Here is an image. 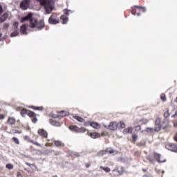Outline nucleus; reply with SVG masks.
I'll use <instances>...</instances> for the list:
<instances>
[{
	"label": "nucleus",
	"mask_w": 177,
	"mask_h": 177,
	"mask_svg": "<svg viewBox=\"0 0 177 177\" xmlns=\"http://www.w3.org/2000/svg\"><path fill=\"white\" fill-rule=\"evenodd\" d=\"M1 37H2V34L1 33V34H0V38H1Z\"/></svg>",
	"instance_id": "nucleus-56"
},
{
	"label": "nucleus",
	"mask_w": 177,
	"mask_h": 177,
	"mask_svg": "<svg viewBox=\"0 0 177 177\" xmlns=\"http://www.w3.org/2000/svg\"><path fill=\"white\" fill-rule=\"evenodd\" d=\"M174 117H176L175 114L171 116L172 118H174Z\"/></svg>",
	"instance_id": "nucleus-49"
},
{
	"label": "nucleus",
	"mask_w": 177,
	"mask_h": 177,
	"mask_svg": "<svg viewBox=\"0 0 177 177\" xmlns=\"http://www.w3.org/2000/svg\"><path fill=\"white\" fill-rule=\"evenodd\" d=\"M12 140L13 142H15V143H16V145H20V141L19 140V138L13 137Z\"/></svg>",
	"instance_id": "nucleus-23"
},
{
	"label": "nucleus",
	"mask_w": 177,
	"mask_h": 177,
	"mask_svg": "<svg viewBox=\"0 0 177 177\" xmlns=\"http://www.w3.org/2000/svg\"><path fill=\"white\" fill-rule=\"evenodd\" d=\"M162 174H164V171H162Z\"/></svg>",
	"instance_id": "nucleus-57"
},
{
	"label": "nucleus",
	"mask_w": 177,
	"mask_h": 177,
	"mask_svg": "<svg viewBox=\"0 0 177 177\" xmlns=\"http://www.w3.org/2000/svg\"><path fill=\"white\" fill-rule=\"evenodd\" d=\"M38 133L41 138H48V132L44 129H39Z\"/></svg>",
	"instance_id": "nucleus-7"
},
{
	"label": "nucleus",
	"mask_w": 177,
	"mask_h": 177,
	"mask_svg": "<svg viewBox=\"0 0 177 177\" xmlns=\"http://www.w3.org/2000/svg\"><path fill=\"white\" fill-rule=\"evenodd\" d=\"M60 114H61L62 117H66V116L68 115L69 113H68V112H66L64 111H62L60 112Z\"/></svg>",
	"instance_id": "nucleus-24"
},
{
	"label": "nucleus",
	"mask_w": 177,
	"mask_h": 177,
	"mask_svg": "<svg viewBox=\"0 0 177 177\" xmlns=\"http://www.w3.org/2000/svg\"><path fill=\"white\" fill-rule=\"evenodd\" d=\"M138 146H142V143H138Z\"/></svg>",
	"instance_id": "nucleus-50"
},
{
	"label": "nucleus",
	"mask_w": 177,
	"mask_h": 177,
	"mask_svg": "<svg viewBox=\"0 0 177 177\" xmlns=\"http://www.w3.org/2000/svg\"><path fill=\"white\" fill-rule=\"evenodd\" d=\"M177 116V111H176L175 114Z\"/></svg>",
	"instance_id": "nucleus-53"
},
{
	"label": "nucleus",
	"mask_w": 177,
	"mask_h": 177,
	"mask_svg": "<svg viewBox=\"0 0 177 177\" xmlns=\"http://www.w3.org/2000/svg\"><path fill=\"white\" fill-rule=\"evenodd\" d=\"M69 129L71 131H74V132H77L79 133H85V132H86V129H85V128H78L77 126H71L69 127Z\"/></svg>",
	"instance_id": "nucleus-2"
},
{
	"label": "nucleus",
	"mask_w": 177,
	"mask_h": 177,
	"mask_svg": "<svg viewBox=\"0 0 177 177\" xmlns=\"http://www.w3.org/2000/svg\"><path fill=\"white\" fill-rule=\"evenodd\" d=\"M52 125H54L55 127H60L62 124L56 120H52Z\"/></svg>",
	"instance_id": "nucleus-19"
},
{
	"label": "nucleus",
	"mask_w": 177,
	"mask_h": 177,
	"mask_svg": "<svg viewBox=\"0 0 177 177\" xmlns=\"http://www.w3.org/2000/svg\"><path fill=\"white\" fill-rule=\"evenodd\" d=\"M100 154L101 156H104V154H108V150L106 149V150L101 151L100 152Z\"/></svg>",
	"instance_id": "nucleus-31"
},
{
	"label": "nucleus",
	"mask_w": 177,
	"mask_h": 177,
	"mask_svg": "<svg viewBox=\"0 0 177 177\" xmlns=\"http://www.w3.org/2000/svg\"><path fill=\"white\" fill-rule=\"evenodd\" d=\"M27 114L28 115L29 117H34L35 115V113H34V112L28 110Z\"/></svg>",
	"instance_id": "nucleus-26"
},
{
	"label": "nucleus",
	"mask_w": 177,
	"mask_h": 177,
	"mask_svg": "<svg viewBox=\"0 0 177 177\" xmlns=\"http://www.w3.org/2000/svg\"><path fill=\"white\" fill-rule=\"evenodd\" d=\"M28 110H26V109H23L21 111V115H22V117H26V114H28Z\"/></svg>",
	"instance_id": "nucleus-22"
},
{
	"label": "nucleus",
	"mask_w": 177,
	"mask_h": 177,
	"mask_svg": "<svg viewBox=\"0 0 177 177\" xmlns=\"http://www.w3.org/2000/svg\"><path fill=\"white\" fill-rule=\"evenodd\" d=\"M149 161L151 164H153V160L149 159Z\"/></svg>",
	"instance_id": "nucleus-48"
},
{
	"label": "nucleus",
	"mask_w": 177,
	"mask_h": 177,
	"mask_svg": "<svg viewBox=\"0 0 177 177\" xmlns=\"http://www.w3.org/2000/svg\"><path fill=\"white\" fill-rule=\"evenodd\" d=\"M141 10L143 12V13H145L146 12V8H145V7H141Z\"/></svg>",
	"instance_id": "nucleus-42"
},
{
	"label": "nucleus",
	"mask_w": 177,
	"mask_h": 177,
	"mask_svg": "<svg viewBox=\"0 0 177 177\" xmlns=\"http://www.w3.org/2000/svg\"><path fill=\"white\" fill-rule=\"evenodd\" d=\"M20 32L23 35H27V26L22 25L20 28Z\"/></svg>",
	"instance_id": "nucleus-8"
},
{
	"label": "nucleus",
	"mask_w": 177,
	"mask_h": 177,
	"mask_svg": "<svg viewBox=\"0 0 177 177\" xmlns=\"http://www.w3.org/2000/svg\"><path fill=\"white\" fill-rule=\"evenodd\" d=\"M164 115H165V118H168V117H169V111H167V112H165L164 113Z\"/></svg>",
	"instance_id": "nucleus-35"
},
{
	"label": "nucleus",
	"mask_w": 177,
	"mask_h": 177,
	"mask_svg": "<svg viewBox=\"0 0 177 177\" xmlns=\"http://www.w3.org/2000/svg\"><path fill=\"white\" fill-rule=\"evenodd\" d=\"M91 127H92V128H94L95 129H100V124H99L97 122H91Z\"/></svg>",
	"instance_id": "nucleus-13"
},
{
	"label": "nucleus",
	"mask_w": 177,
	"mask_h": 177,
	"mask_svg": "<svg viewBox=\"0 0 177 177\" xmlns=\"http://www.w3.org/2000/svg\"><path fill=\"white\" fill-rule=\"evenodd\" d=\"M55 145L57 147H62V146H64V144H63L62 141H59V140H55Z\"/></svg>",
	"instance_id": "nucleus-17"
},
{
	"label": "nucleus",
	"mask_w": 177,
	"mask_h": 177,
	"mask_svg": "<svg viewBox=\"0 0 177 177\" xmlns=\"http://www.w3.org/2000/svg\"><path fill=\"white\" fill-rule=\"evenodd\" d=\"M75 120H77V121H79V122H85V120H84V118L77 115H75L73 116Z\"/></svg>",
	"instance_id": "nucleus-16"
},
{
	"label": "nucleus",
	"mask_w": 177,
	"mask_h": 177,
	"mask_svg": "<svg viewBox=\"0 0 177 177\" xmlns=\"http://www.w3.org/2000/svg\"><path fill=\"white\" fill-rule=\"evenodd\" d=\"M160 129H161V124H157L155 123L154 131H156V132H158V131H160Z\"/></svg>",
	"instance_id": "nucleus-20"
},
{
	"label": "nucleus",
	"mask_w": 177,
	"mask_h": 177,
	"mask_svg": "<svg viewBox=\"0 0 177 177\" xmlns=\"http://www.w3.org/2000/svg\"><path fill=\"white\" fill-rule=\"evenodd\" d=\"M29 20V27L30 28H37L38 30H42L45 27V23L44 21L38 22V19L32 18V13L29 12L26 17H24L21 19V23H25Z\"/></svg>",
	"instance_id": "nucleus-1"
},
{
	"label": "nucleus",
	"mask_w": 177,
	"mask_h": 177,
	"mask_svg": "<svg viewBox=\"0 0 177 177\" xmlns=\"http://www.w3.org/2000/svg\"><path fill=\"white\" fill-rule=\"evenodd\" d=\"M13 27H14L15 30H18L17 27H19V22H17V21L15 22L13 24Z\"/></svg>",
	"instance_id": "nucleus-30"
},
{
	"label": "nucleus",
	"mask_w": 177,
	"mask_h": 177,
	"mask_svg": "<svg viewBox=\"0 0 177 177\" xmlns=\"http://www.w3.org/2000/svg\"><path fill=\"white\" fill-rule=\"evenodd\" d=\"M7 122L10 125H15L16 124V119L13 117L8 118Z\"/></svg>",
	"instance_id": "nucleus-9"
},
{
	"label": "nucleus",
	"mask_w": 177,
	"mask_h": 177,
	"mask_svg": "<svg viewBox=\"0 0 177 177\" xmlns=\"http://www.w3.org/2000/svg\"><path fill=\"white\" fill-rule=\"evenodd\" d=\"M17 177H23V176H21V172H18L17 173Z\"/></svg>",
	"instance_id": "nucleus-44"
},
{
	"label": "nucleus",
	"mask_w": 177,
	"mask_h": 177,
	"mask_svg": "<svg viewBox=\"0 0 177 177\" xmlns=\"http://www.w3.org/2000/svg\"><path fill=\"white\" fill-rule=\"evenodd\" d=\"M64 14H65L66 16H68V11H64Z\"/></svg>",
	"instance_id": "nucleus-46"
},
{
	"label": "nucleus",
	"mask_w": 177,
	"mask_h": 177,
	"mask_svg": "<svg viewBox=\"0 0 177 177\" xmlns=\"http://www.w3.org/2000/svg\"><path fill=\"white\" fill-rule=\"evenodd\" d=\"M165 149L170 150V151H174L175 153H177V145L175 144H167L165 145Z\"/></svg>",
	"instance_id": "nucleus-5"
},
{
	"label": "nucleus",
	"mask_w": 177,
	"mask_h": 177,
	"mask_svg": "<svg viewBox=\"0 0 177 177\" xmlns=\"http://www.w3.org/2000/svg\"><path fill=\"white\" fill-rule=\"evenodd\" d=\"M17 35H19V30H16L15 29V31L12 32L10 34V37H17Z\"/></svg>",
	"instance_id": "nucleus-18"
},
{
	"label": "nucleus",
	"mask_w": 177,
	"mask_h": 177,
	"mask_svg": "<svg viewBox=\"0 0 177 177\" xmlns=\"http://www.w3.org/2000/svg\"><path fill=\"white\" fill-rule=\"evenodd\" d=\"M3 12V8H2V6L0 5V15Z\"/></svg>",
	"instance_id": "nucleus-41"
},
{
	"label": "nucleus",
	"mask_w": 177,
	"mask_h": 177,
	"mask_svg": "<svg viewBox=\"0 0 177 177\" xmlns=\"http://www.w3.org/2000/svg\"><path fill=\"white\" fill-rule=\"evenodd\" d=\"M132 139H133V140H134V142H136V139H138V136L133 135L132 136Z\"/></svg>",
	"instance_id": "nucleus-38"
},
{
	"label": "nucleus",
	"mask_w": 177,
	"mask_h": 177,
	"mask_svg": "<svg viewBox=\"0 0 177 177\" xmlns=\"http://www.w3.org/2000/svg\"><path fill=\"white\" fill-rule=\"evenodd\" d=\"M137 16H140V13H137Z\"/></svg>",
	"instance_id": "nucleus-52"
},
{
	"label": "nucleus",
	"mask_w": 177,
	"mask_h": 177,
	"mask_svg": "<svg viewBox=\"0 0 177 177\" xmlns=\"http://www.w3.org/2000/svg\"><path fill=\"white\" fill-rule=\"evenodd\" d=\"M90 136L92 139H97L98 138H100L101 136L99 133L93 132L90 134Z\"/></svg>",
	"instance_id": "nucleus-10"
},
{
	"label": "nucleus",
	"mask_w": 177,
	"mask_h": 177,
	"mask_svg": "<svg viewBox=\"0 0 177 177\" xmlns=\"http://www.w3.org/2000/svg\"><path fill=\"white\" fill-rule=\"evenodd\" d=\"M45 146L48 147V143H46V144L45 145Z\"/></svg>",
	"instance_id": "nucleus-55"
},
{
	"label": "nucleus",
	"mask_w": 177,
	"mask_h": 177,
	"mask_svg": "<svg viewBox=\"0 0 177 177\" xmlns=\"http://www.w3.org/2000/svg\"><path fill=\"white\" fill-rule=\"evenodd\" d=\"M100 168L101 169H103V171H104L105 172H110V171H111L110 168H109V167H103V166H100Z\"/></svg>",
	"instance_id": "nucleus-21"
},
{
	"label": "nucleus",
	"mask_w": 177,
	"mask_h": 177,
	"mask_svg": "<svg viewBox=\"0 0 177 177\" xmlns=\"http://www.w3.org/2000/svg\"><path fill=\"white\" fill-rule=\"evenodd\" d=\"M155 124H156V125H161V118H158L156 120Z\"/></svg>",
	"instance_id": "nucleus-25"
},
{
	"label": "nucleus",
	"mask_w": 177,
	"mask_h": 177,
	"mask_svg": "<svg viewBox=\"0 0 177 177\" xmlns=\"http://www.w3.org/2000/svg\"><path fill=\"white\" fill-rule=\"evenodd\" d=\"M3 28H4V30L9 28V24H4Z\"/></svg>",
	"instance_id": "nucleus-33"
},
{
	"label": "nucleus",
	"mask_w": 177,
	"mask_h": 177,
	"mask_svg": "<svg viewBox=\"0 0 177 177\" xmlns=\"http://www.w3.org/2000/svg\"><path fill=\"white\" fill-rule=\"evenodd\" d=\"M6 168H8V169H13V165L12 164H7L6 165Z\"/></svg>",
	"instance_id": "nucleus-29"
},
{
	"label": "nucleus",
	"mask_w": 177,
	"mask_h": 177,
	"mask_svg": "<svg viewBox=\"0 0 177 177\" xmlns=\"http://www.w3.org/2000/svg\"><path fill=\"white\" fill-rule=\"evenodd\" d=\"M38 121V119L37 118H34L32 120V122L35 124V122H37Z\"/></svg>",
	"instance_id": "nucleus-39"
},
{
	"label": "nucleus",
	"mask_w": 177,
	"mask_h": 177,
	"mask_svg": "<svg viewBox=\"0 0 177 177\" xmlns=\"http://www.w3.org/2000/svg\"><path fill=\"white\" fill-rule=\"evenodd\" d=\"M160 98L162 99V102H165V100H167V98L165 97V94L162 93L160 95Z\"/></svg>",
	"instance_id": "nucleus-27"
},
{
	"label": "nucleus",
	"mask_w": 177,
	"mask_h": 177,
	"mask_svg": "<svg viewBox=\"0 0 177 177\" xmlns=\"http://www.w3.org/2000/svg\"><path fill=\"white\" fill-rule=\"evenodd\" d=\"M33 145H35L36 146H41V145L37 142L31 141Z\"/></svg>",
	"instance_id": "nucleus-40"
},
{
	"label": "nucleus",
	"mask_w": 177,
	"mask_h": 177,
	"mask_svg": "<svg viewBox=\"0 0 177 177\" xmlns=\"http://www.w3.org/2000/svg\"><path fill=\"white\" fill-rule=\"evenodd\" d=\"M86 168H89V165H86Z\"/></svg>",
	"instance_id": "nucleus-54"
},
{
	"label": "nucleus",
	"mask_w": 177,
	"mask_h": 177,
	"mask_svg": "<svg viewBox=\"0 0 177 177\" xmlns=\"http://www.w3.org/2000/svg\"><path fill=\"white\" fill-rule=\"evenodd\" d=\"M154 157L156 160H158V162H165V160H161V155L159 153H155Z\"/></svg>",
	"instance_id": "nucleus-11"
},
{
	"label": "nucleus",
	"mask_w": 177,
	"mask_h": 177,
	"mask_svg": "<svg viewBox=\"0 0 177 177\" xmlns=\"http://www.w3.org/2000/svg\"><path fill=\"white\" fill-rule=\"evenodd\" d=\"M120 127L122 129L125 128V123H124L123 122H120Z\"/></svg>",
	"instance_id": "nucleus-36"
},
{
	"label": "nucleus",
	"mask_w": 177,
	"mask_h": 177,
	"mask_svg": "<svg viewBox=\"0 0 177 177\" xmlns=\"http://www.w3.org/2000/svg\"><path fill=\"white\" fill-rule=\"evenodd\" d=\"M32 109H33V110H42V106L41 107H36V106H32Z\"/></svg>",
	"instance_id": "nucleus-34"
},
{
	"label": "nucleus",
	"mask_w": 177,
	"mask_h": 177,
	"mask_svg": "<svg viewBox=\"0 0 177 177\" xmlns=\"http://www.w3.org/2000/svg\"><path fill=\"white\" fill-rule=\"evenodd\" d=\"M5 118V116L3 115L0 114V120H3Z\"/></svg>",
	"instance_id": "nucleus-43"
},
{
	"label": "nucleus",
	"mask_w": 177,
	"mask_h": 177,
	"mask_svg": "<svg viewBox=\"0 0 177 177\" xmlns=\"http://www.w3.org/2000/svg\"><path fill=\"white\" fill-rule=\"evenodd\" d=\"M146 131L149 133L154 132V129L148 127L146 129Z\"/></svg>",
	"instance_id": "nucleus-28"
},
{
	"label": "nucleus",
	"mask_w": 177,
	"mask_h": 177,
	"mask_svg": "<svg viewBox=\"0 0 177 177\" xmlns=\"http://www.w3.org/2000/svg\"><path fill=\"white\" fill-rule=\"evenodd\" d=\"M26 165H28V167H30V168H32V167H35V165H34V164H31V163H28V162H26Z\"/></svg>",
	"instance_id": "nucleus-37"
},
{
	"label": "nucleus",
	"mask_w": 177,
	"mask_h": 177,
	"mask_svg": "<svg viewBox=\"0 0 177 177\" xmlns=\"http://www.w3.org/2000/svg\"><path fill=\"white\" fill-rule=\"evenodd\" d=\"M8 13H5L3 15H2L1 17H0V23H3V21H6V19H8Z\"/></svg>",
	"instance_id": "nucleus-15"
},
{
	"label": "nucleus",
	"mask_w": 177,
	"mask_h": 177,
	"mask_svg": "<svg viewBox=\"0 0 177 177\" xmlns=\"http://www.w3.org/2000/svg\"><path fill=\"white\" fill-rule=\"evenodd\" d=\"M61 20H62V24H66L68 21V17L66 15H62L60 17Z\"/></svg>",
	"instance_id": "nucleus-14"
},
{
	"label": "nucleus",
	"mask_w": 177,
	"mask_h": 177,
	"mask_svg": "<svg viewBox=\"0 0 177 177\" xmlns=\"http://www.w3.org/2000/svg\"><path fill=\"white\" fill-rule=\"evenodd\" d=\"M108 150V154H114V153H115V151H114L113 149H107Z\"/></svg>",
	"instance_id": "nucleus-32"
},
{
	"label": "nucleus",
	"mask_w": 177,
	"mask_h": 177,
	"mask_svg": "<svg viewBox=\"0 0 177 177\" xmlns=\"http://www.w3.org/2000/svg\"><path fill=\"white\" fill-rule=\"evenodd\" d=\"M48 22L50 24H59V23H60V21L59 20V17H57L56 15H53L49 17Z\"/></svg>",
	"instance_id": "nucleus-3"
},
{
	"label": "nucleus",
	"mask_w": 177,
	"mask_h": 177,
	"mask_svg": "<svg viewBox=\"0 0 177 177\" xmlns=\"http://www.w3.org/2000/svg\"><path fill=\"white\" fill-rule=\"evenodd\" d=\"M28 5H30V0L23 1L20 4L21 9L26 10L28 9Z\"/></svg>",
	"instance_id": "nucleus-6"
},
{
	"label": "nucleus",
	"mask_w": 177,
	"mask_h": 177,
	"mask_svg": "<svg viewBox=\"0 0 177 177\" xmlns=\"http://www.w3.org/2000/svg\"><path fill=\"white\" fill-rule=\"evenodd\" d=\"M174 140H176V142H177V133H176V136H174Z\"/></svg>",
	"instance_id": "nucleus-47"
},
{
	"label": "nucleus",
	"mask_w": 177,
	"mask_h": 177,
	"mask_svg": "<svg viewBox=\"0 0 177 177\" xmlns=\"http://www.w3.org/2000/svg\"><path fill=\"white\" fill-rule=\"evenodd\" d=\"M118 127V123L117 122H112L108 126L104 125V127L110 131H115Z\"/></svg>",
	"instance_id": "nucleus-4"
},
{
	"label": "nucleus",
	"mask_w": 177,
	"mask_h": 177,
	"mask_svg": "<svg viewBox=\"0 0 177 177\" xmlns=\"http://www.w3.org/2000/svg\"><path fill=\"white\" fill-rule=\"evenodd\" d=\"M136 8H138L139 9H142L141 8L142 7H140V6H136Z\"/></svg>",
	"instance_id": "nucleus-51"
},
{
	"label": "nucleus",
	"mask_w": 177,
	"mask_h": 177,
	"mask_svg": "<svg viewBox=\"0 0 177 177\" xmlns=\"http://www.w3.org/2000/svg\"><path fill=\"white\" fill-rule=\"evenodd\" d=\"M136 129H138V131H140V126L136 127Z\"/></svg>",
	"instance_id": "nucleus-45"
},
{
	"label": "nucleus",
	"mask_w": 177,
	"mask_h": 177,
	"mask_svg": "<svg viewBox=\"0 0 177 177\" xmlns=\"http://www.w3.org/2000/svg\"><path fill=\"white\" fill-rule=\"evenodd\" d=\"M132 131H133V129L132 127H128L123 130V133L124 135H127L128 133H132Z\"/></svg>",
	"instance_id": "nucleus-12"
}]
</instances>
